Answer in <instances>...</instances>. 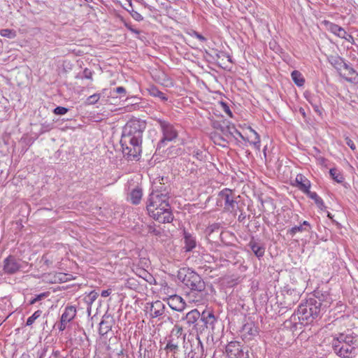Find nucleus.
<instances>
[{"label":"nucleus","mask_w":358,"mask_h":358,"mask_svg":"<svg viewBox=\"0 0 358 358\" xmlns=\"http://www.w3.org/2000/svg\"><path fill=\"white\" fill-rule=\"evenodd\" d=\"M131 17L136 21H142L143 20V16L136 10H132L130 12Z\"/></svg>","instance_id":"42"},{"label":"nucleus","mask_w":358,"mask_h":358,"mask_svg":"<svg viewBox=\"0 0 358 358\" xmlns=\"http://www.w3.org/2000/svg\"><path fill=\"white\" fill-rule=\"evenodd\" d=\"M299 113L301 114V115L303 117H306V112H305V110L303 108H299Z\"/></svg>","instance_id":"59"},{"label":"nucleus","mask_w":358,"mask_h":358,"mask_svg":"<svg viewBox=\"0 0 358 358\" xmlns=\"http://www.w3.org/2000/svg\"><path fill=\"white\" fill-rule=\"evenodd\" d=\"M291 76H292V78L293 81L297 86L301 87L304 85L305 80L299 71H294L292 73Z\"/></svg>","instance_id":"30"},{"label":"nucleus","mask_w":358,"mask_h":358,"mask_svg":"<svg viewBox=\"0 0 358 358\" xmlns=\"http://www.w3.org/2000/svg\"><path fill=\"white\" fill-rule=\"evenodd\" d=\"M327 60L338 71H341L345 64V59L337 55L328 56Z\"/></svg>","instance_id":"19"},{"label":"nucleus","mask_w":358,"mask_h":358,"mask_svg":"<svg viewBox=\"0 0 358 358\" xmlns=\"http://www.w3.org/2000/svg\"><path fill=\"white\" fill-rule=\"evenodd\" d=\"M124 26L127 27V29H129L131 32L135 34H139L141 33L140 30L134 29L129 23L125 22Z\"/></svg>","instance_id":"46"},{"label":"nucleus","mask_w":358,"mask_h":358,"mask_svg":"<svg viewBox=\"0 0 358 358\" xmlns=\"http://www.w3.org/2000/svg\"><path fill=\"white\" fill-rule=\"evenodd\" d=\"M158 189H160V190H165L168 193H169V196H170V192H169V189H168V187L166 186H164V185H162V182H160L159 185H155L152 190H158Z\"/></svg>","instance_id":"44"},{"label":"nucleus","mask_w":358,"mask_h":358,"mask_svg":"<svg viewBox=\"0 0 358 358\" xmlns=\"http://www.w3.org/2000/svg\"><path fill=\"white\" fill-rule=\"evenodd\" d=\"M308 101L311 104L315 112L321 115L322 113V108L320 103L317 101L316 99L314 97H310V99H308Z\"/></svg>","instance_id":"31"},{"label":"nucleus","mask_w":358,"mask_h":358,"mask_svg":"<svg viewBox=\"0 0 358 358\" xmlns=\"http://www.w3.org/2000/svg\"><path fill=\"white\" fill-rule=\"evenodd\" d=\"M177 277L192 293H199L201 296L206 295L205 282L202 278L193 270L189 268H181L178 272Z\"/></svg>","instance_id":"4"},{"label":"nucleus","mask_w":358,"mask_h":358,"mask_svg":"<svg viewBox=\"0 0 358 358\" xmlns=\"http://www.w3.org/2000/svg\"><path fill=\"white\" fill-rule=\"evenodd\" d=\"M115 92L117 94H123L124 95L126 94V89L124 87H117L115 89Z\"/></svg>","instance_id":"51"},{"label":"nucleus","mask_w":358,"mask_h":358,"mask_svg":"<svg viewBox=\"0 0 358 358\" xmlns=\"http://www.w3.org/2000/svg\"><path fill=\"white\" fill-rule=\"evenodd\" d=\"M83 76L84 78H87V79H92V72L88 69H85L84 71H83Z\"/></svg>","instance_id":"48"},{"label":"nucleus","mask_w":358,"mask_h":358,"mask_svg":"<svg viewBox=\"0 0 358 358\" xmlns=\"http://www.w3.org/2000/svg\"><path fill=\"white\" fill-rule=\"evenodd\" d=\"M221 106H222V110L229 116V117H232V113L229 107V106L227 105V103H224V102H221Z\"/></svg>","instance_id":"43"},{"label":"nucleus","mask_w":358,"mask_h":358,"mask_svg":"<svg viewBox=\"0 0 358 358\" xmlns=\"http://www.w3.org/2000/svg\"><path fill=\"white\" fill-rule=\"evenodd\" d=\"M329 306V300L308 299L304 304H301L298 308L299 320L306 324L311 323Z\"/></svg>","instance_id":"3"},{"label":"nucleus","mask_w":358,"mask_h":358,"mask_svg":"<svg viewBox=\"0 0 358 358\" xmlns=\"http://www.w3.org/2000/svg\"><path fill=\"white\" fill-rule=\"evenodd\" d=\"M248 246L257 258L260 259L264 255L266 250L264 245L255 241L253 238L250 240Z\"/></svg>","instance_id":"13"},{"label":"nucleus","mask_w":358,"mask_h":358,"mask_svg":"<svg viewBox=\"0 0 358 358\" xmlns=\"http://www.w3.org/2000/svg\"><path fill=\"white\" fill-rule=\"evenodd\" d=\"M329 174L331 178L338 183H342L344 181L343 174L336 168L331 169Z\"/></svg>","instance_id":"28"},{"label":"nucleus","mask_w":358,"mask_h":358,"mask_svg":"<svg viewBox=\"0 0 358 358\" xmlns=\"http://www.w3.org/2000/svg\"><path fill=\"white\" fill-rule=\"evenodd\" d=\"M149 93L151 96L158 97L163 101H166L168 100V97L166 96V94L159 91L156 87H151L149 89Z\"/></svg>","instance_id":"29"},{"label":"nucleus","mask_w":358,"mask_h":358,"mask_svg":"<svg viewBox=\"0 0 358 358\" xmlns=\"http://www.w3.org/2000/svg\"><path fill=\"white\" fill-rule=\"evenodd\" d=\"M111 294V289H106V290H103L101 293V296L102 297H107L110 294Z\"/></svg>","instance_id":"54"},{"label":"nucleus","mask_w":358,"mask_h":358,"mask_svg":"<svg viewBox=\"0 0 358 358\" xmlns=\"http://www.w3.org/2000/svg\"><path fill=\"white\" fill-rule=\"evenodd\" d=\"M101 97L100 94H94L90 96L86 101V103L89 105L95 104L98 102Z\"/></svg>","instance_id":"37"},{"label":"nucleus","mask_w":358,"mask_h":358,"mask_svg":"<svg viewBox=\"0 0 358 358\" xmlns=\"http://www.w3.org/2000/svg\"><path fill=\"white\" fill-rule=\"evenodd\" d=\"M200 318L201 321L203 322V325L205 327H210L212 329L214 328V324L215 322H216V318L211 311L204 310L201 314Z\"/></svg>","instance_id":"17"},{"label":"nucleus","mask_w":358,"mask_h":358,"mask_svg":"<svg viewBox=\"0 0 358 358\" xmlns=\"http://www.w3.org/2000/svg\"><path fill=\"white\" fill-rule=\"evenodd\" d=\"M295 182L297 188L304 194L308 192L311 187L310 180L302 174L296 176Z\"/></svg>","instance_id":"14"},{"label":"nucleus","mask_w":358,"mask_h":358,"mask_svg":"<svg viewBox=\"0 0 358 358\" xmlns=\"http://www.w3.org/2000/svg\"><path fill=\"white\" fill-rule=\"evenodd\" d=\"M69 109L67 108L63 107V106H57L56 107L53 113L56 115H64L68 112Z\"/></svg>","instance_id":"40"},{"label":"nucleus","mask_w":358,"mask_h":358,"mask_svg":"<svg viewBox=\"0 0 358 358\" xmlns=\"http://www.w3.org/2000/svg\"><path fill=\"white\" fill-rule=\"evenodd\" d=\"M86 2H92V0H85Z\"/></svg>","instance_id":"61"},{"label":"nucleus","mask_w":358,"mask_h":358,"mask_svg":"<svg viewBox=\"0 0 358 358\" xmlns=\"http://www.w3.org/2000/svg\"><path fill=\"white\" fill-rule=\"evenodd\" d=\"M157 122L161 128L163 136L157 145V150H160L168 142L175 141L178 136V131L176 127L168 121L159 119Z\"/></svg>","instance_id":"5"},{"label":"nucleus","mask_w":358,"mask_h":358,"mask_svg":"<svg viewBox=\"0 0 358 358\" xmlns=\"http://www.w3.org/2000/svg\"><path fill=\"white\" fill-rule=\"evenodd\" d=\"M76 314V309L74 306H67L62 315L61 320L69 323L75 317Z\"/></svg>","instance_id":"25"},{"label":"nucleus","mask_w":358,"mask_h":358,"mask_svg":"<svg viewBox=\"0 0 358 358\" xmlns=\"http://www.w3.org/2000/svg\"><path fill=\"white\" fill-rule=\"evenodd\" d=\"M245 214L241 213L238 216V221L243 222L245 219Z\"/></svg>","instance_id":"57"},{"label":"nucleus","mask_w":358,"mask_h":358,"mask_svg":"<svg viewBox=\"0 0 358 358\" xmlns=\"http://www.w3.org/2000/svg\"><path fill=\"white\" fill-rule=\"evenodd\" d=\"M0 34L2 36L7 37L8 38H14L16 36L15 31L9 29H1L0 31Z\"/></svg>","instance_id":"33"},{"label":"nucleus","mask_w":358,"mask_h":358,"mask_svg":"<svg viewBox=\"0 0 358 358\" xmlns=\"http://www.w3.org/2000/svg\"><path fill=\"white\" fill-rule=\"evenodd\" d=\"M341 38H344L345 39L346 41L350 42L352 43V42L354 41V38L353 36L351 35V34H349L347 33V36L345 37H342Z\"/></svg>","instance_id":"55"},{"label":"nucleus","mask_w":358,"mask_h":358,"mask_svg":"<svg viewBox=\"0 0 358 358\" xmlns=\"http://www.w3.org/2000/svg\"><path fill=\"white\" fill-rule=\"evenodd\" d=\"M201 317V313L197 309H194L187 313L185 317L182 319L186 321L188 327H191L192 325H194L198 320Z\"/></svg>","instance_id":"20"},{"label":"nucleus","mask_w":358,"mask_h":358,"mask_svg":"<svg viewBox=\"0 0 358 358\" xmlns=\"http://www.w3.org/2000/svg\"><path fill=\"white\" fill-rule=\"evenodd\" d=\"M326 24L327 29L338 37L342 38L347 36L346 31L339 25L329 22H327Z\"/></svg>","instance_id":"21"},{"label":"nucleus","mask_w":358,"mask_h":358,"mask_svg":"<svg viewBox=\"0 0 358 358\" xmlns=\"http://www.w3.org/2000/svg\"><path fill=\"white\" fill-rule=\"evenodd\" d=\"M219 229H220V224L215 223V224L210 225L206 229V233L208 234V236H210L214 231H218Z\"/></svg>","instance_id":"38"},{"label":"nucleus","mask_w":358,"mask_h":358,"mask_svg":"<svg viewBox=\"0 0 358 358\" xmlns=\"http://www.w3.org/2000/svg\"><path fill=\"white\" fill-rule=\"evenodd\" d=\"M252 131L253 132L254 134V136H255V139L254 141H252V143L255 145H258L259 146V143H260V138H259V134L254 130L252 129Z\"/></svg>","instance_id":"49"},{"label":"nucleus","mask_w":358,"mask_h":358,"mask_svg":"<svg viewBox=\"0 0 358 358\" xmlns=\"http://www.w3.org/2000/svg\"><path fill=\"white\" fill-rule=\"evenodd\" d=\"M223 136H217L215 134V138L218 140H221L223 141H226L225 137L227 138H236V136H240L243 140L245 141V137L242 135V134L235 127L233 124H226L224 123V124H220L218 127Z\"/></svg>","instance_id":"9"},{"label":"nucleus","mask_w":358,"mask_h":358,"mask_svg":"<svg viewBox=\"0 0 358 358\" xmlns=\"http://www.w3.org/2000/svg\"><path fill=\"white\" fill-rule=\"evenodd\" d=\"M98 296L99 294L93 290L85 297V301L89 305H91L97 299Z\"/></svg>","instance_id":"35"},{"label":"nucleus","mask_w":358,"mask_h":358,"mask_svg":"<svg viewBox=\"0 0 358 358\" xmlns=\"http://www.w3.org/2000/svg\"><path fill=\"white\" fill-rule=\"evenodd\" d=\"M115 324L113 317L110 315H104L99 324V332L101 336L106 335L111 330L112 327Z\"/></svg>","instance_id":"12"},{"label":"nucleus","mask_w":358,"mask_h":358,"mask_svg":"<svg viewBox=\"0 0 358 358\" xmlns=\"http://www.w3.org/2000/svg\"><path fill=\"white\" fill-rule=\"evenodd\" d=\"M146 127L144 121L131 119L122 129L120 144L122 153L129 160H138L142 152L143 133Z\"/></svg>","instance_id":"1"},{"label":"nucleus","mask_w":358,"mask_h":358,"mask_svg":"<svg viewBox=\"0 0 358 358\" xmlns=\"http://www.w3.org/2000/svg\"><path fill=\"white\" fill-rule=\"evenodd\" d=\"M41 313H42L41 310H38L35 311L31 316L28 317L26 324L27 326H31L34 322V321L41 316Z\"/></svg>","instance_id":"34"},{"label":"nucleus","mask_w":358,"mask_h":358,"mask_svg":"<svg viewBox=\"0 0 358 358\" xmlns=\"http://www.w3.org/2000/svg\"><path fill=\"white\" fill-rule=\"evenodd\" d=\"M164 350H166L167 353L171 352L176 354L179 351L178 343H167Z\"/></svg>","instance_id":"32"},{"label":"nucleus","mask_w":358,"mask_h":358,"mask_svg":"<svg viewBox=\"0 0 358 358\" xmlns=\"http://www.w3.org/2000/svg\"><path fill=\"white\" fill-rule=\"evenodd\" d=\"M202 154H203L202 151H200L199 150L193 152L194 157H195L198 159H201V158L203 157Z\"/></svg>","instance_id":"53"},{"label":"nucleus","mask_w":358,"mask_h":358,"mask_svg":"<svg viewBox=\"0 0 358 358\" xmlns=\"http://www.w3.org/2000/svg\"><path fill=\"white\" fill-rule=\"evenodd\" d=\"M348 71L349 77H346L345 79L350 83L358 84V72H357L350 64L345 62L343 68Z\"/></svg>","instance_id":"23"},{"label":"nucleus","mask_w":358,"mask_h":358,"mask_svg":"<svg viewBox=\"0 0 358 358\" xmlns=\"http://www.w3.org/2000/svg\"><path fill=\"white\" fill-rule=\"evenodd\" d=\"M68 322H64L62 320H60V323L58 326L59 330L62 331L66 329V324Z\"/></svg>","instance_id":"52"},{"label":"nucleus","mask_w":358,"mask_h":358,"mask_svg":"<svg viewBox=\"0 0 358 358\" xmlns=\"http://www.w3.org/2000/svg\"><path fill=\"white\" fill-rule=\"evenodd\" d=\"M184 243L185 246L184 248L185 251L189 252L192 251L196 246V238L191 234L184 231Z\"/></svg>","instance_id":"18"},{"label":"nucleus","mask_w":358,"mask_h":358,"mask_svg":"<svg viewBox=\"0 0 358 358\" xmlns=\"http://www.w3.org/2000/svg\"><path fill=\"white\" fill-rule=\"evenodd\" d=\"M41 128L40 130L41 134L50 131L53 128L52 122H45L41 124Z\"/></svg>","instance_id":"36"},{"label":"nucleus","mask_w":358,"mask_h":358,"mask_svg":"<svg viewBox=\"0 0 358 358\" xmlns=\"http://www.w3.org/2000/svg\"><path fill=\"white\" fill-rule=\"evenodd\" d=\"M148 232L150 234H153L155 235H158L159 234V232L157 230H156L154 227L151 226L149 227Z\"/></svg>","instance_id":"56"},{"label":"nucleus","mask_w":358,"mask_h":358,"mask_svg":"<svg viewBox=\"0 0 358 358\" xmlns=\"http://www.w3.org/2000/svg\"><path fill=\"white\" fill-rule=\"evenodd\" d=\"M197 345H198L197 348L198 349L200 348L201 351L203 352V345H202L201 341L199 339L198 340Z\"/></svg>","instance_id":"58"},{"label":"nucleus","mask_w":358,"mask_h":358,"mask_svg":"<svg viewBox=\"0 0 358 358\" xmlns=\"http://www.w3.org/2000/svg\"><path fill=\"white\" fill-rule=\"evenodd\" d=\"M306 194L314 200L315 204L321 209L324 208V203L321 197H320L316 192H310V190L306 193Z\"/></svg>","instance_id":"27"},{"label":"nucleus","mask_w":358,"mask_h":358,"mask_svg":"<svg viewBox=\"0 0 358 358\" xmlns=\"http://www.w3.org/2000/svg\"><path fill=\"white\" fill-rule=\"evenodd\" d=\"M170 196L165 190H152L146 199L148 215L160 223H169L173 215L169 203Z\"/></svg>","instance_id":"2"},{"label":"nucleus","mask_w":358,"mask_h":358,"mask_svg":"<svg viewBox=\"0 0 358 358\" xmlns=\"http://www.w3.org/2000/svg\"><path fill=\"white\" fill-rule=\"evenodd\" d=\"M219 198L224 201V209L227 212L235 213L238 208V202L236 200L234 192L227 188L220 191L218 194Z\"/></svg>","instance_id":"6"},{"label":"nucleus","mask_w":358,"mask_h":358,"mask_svg":"<svg viewBox=\"0 0 358 358\" xmlns=\"http://www.w3.org/2000/svg\"><path fill=\"white\" fill-rule=\"evenodd\" d=\"M345 143L352 150H355L356 149V146H355V144L354 143V142L348 137V136H345Z\"/></svg>","instance_id":"45"},{"label":"nucleus","mask_w":358,"mask_h":358,"mask_svg":"<svg viewBox=\"0 0 358 358\" xmlns=\"http://www.w3.org/2000/svg\"><path fill=\"white\" fill-rule=\"evenodd\" d=\"M39 358H41V357H39Z\"/></svg>","instance_id":"62"},{"label":"nucleus","mask_w":358,"mask_h":358,"mask_svg":"<svg viewBox=\"0 0 358 358\" xmlns=\"http://www.w3.org/2000/svg\"><path fill=\"white\" fill-rule=\"evenodd\" d=\"M46 296H48V293H45V292L41 293L40 294H38L37 296H36V297H34V299H32L29 301V304L30 305L34 304L35 303H36V302L42 300L43 299L45 298Z\"/></svg>","instance_id":"39"},{"label":"nucleus","mask_w":358,"mask_h":358,"mask_svg":"<svg viewBox=\"0 0 358 358\" xmlns=\"http://www.w3.org/2000/svg\"><path fill=\"white\" fill-rule=\"evenodd\" d=\"M314 299H316L317 300L319 299H327L329 300V305L331 302V298L328 294H320V292H317V294L315 295V297Z\"/></svg>","instance_id":"41"},{"label":"nucleus","mask_w":358,"mask_h":358,"mask_svg":"<svg viewBox=\"0 0 358 358\" xmlns=\"http://www.w3.org/2000/svg\"><path fill=\"white\" fill-rule=\"evenodd\" d=\"M165 306L160 301H156L151 303L150 315L152 317H157L164 313Z\"/></svg>","instance_id":"16"},{"label":"nucleus","mask_w":358,"mask_h":358,"mask_svg":"<svg viewBox=\"0 0 358 358\" xmlns=\"http://www.w3.org/2000/svg\"><path fill=\"white\" fill-rule=\"evenodd\" d=\"M142 196V189L140 187H136L130 192V201L133 204L138 205L141 201Z\"/></svg>","instance_id":"26"},{"label":"nucleus","mask_w":358,"mask_h":358,"mask_svg":"<svg viewBox=\"0 0 358 358\" xmlns=\"http://www.w3.org/2000/svg\"><path fill=\"white\" fill-rule=\"evenodd\" d=\"M335 343L338 344H347L350 345H356L355 341L354 338L351 335L340 334L337 338L333 339V341Z\"/></svg>","instance_id":"22"},{"label":"nucleus","mask_w":358,"mask_h":358,"mask_svg":"<svg viewBox=\"0 0 358 358\" xmlns=\"http://www.w3.org/2000/svg\"><path fill=\"white\" fill-rule=\"evenodd\" d=\"M192 36L196 37V38H198L201 42L206 41V38L203 35H201V34L198 33L197 31H193V32L192 34Z\"/></svg>","instance_id":"47"},{"label":"nucleus","mask_w":358,"mask_h":358,"mask_svg":"<svg viewBox=\"0 0 358 358\" xmlns=\"http://www.w3.org/2000/svg\"><path fill=\"white\" fill-rule=\"evenodd\" d=\"M311 227L308 221H303V223L299 226H294L287 231V234L294 236L297 232L309 231Z\"/></svg>","instance_id":"24"},{"label":"nucleus","mask_w":358,"mask_h":358,"mask_svg":"<svg viewBox=\"0 0 358 358\" xmlns=\"http://www.w3.org/2000/svg\"><path fill=\"white\" fill-rule=\"evenodd\" d=\"M168 343H178V342L175 341L174 338H171L168 341Z\"/></svg>","instance_id":"60"},{"label":"nucleus","mask_w":358,"mask_h":358,"mask_svg":"<svg viewBox=\"0 0 358 358\" xmlns=\"http://www.w3.org/2000/svg\"><path fill=\"white\" fill-rule=\"evenodd\" d=\"M167 303L169 307L176 311H182L186 306L184 299L177 294H171L167 298Z\"/></svg>","instance_id":"11"},{"label":"nucleus","mask_w":358,"mask_h":358,"mask_svg":"<svg viewBox=\"0 0 358 358\" xmlns=\"http://www.w3.org/2000/svg\"><path fill=\"white\" fill-rule=\"evenodd\" d=\"M227 358H249L247 348L243 347L239 342L232 341L226 346Z\"/></svg>","instance_id":"7"},{"label":"nucleus","mask_w":358,"mask_h":358,"mask_svg":"<svg viewBox=\"0 0 358 358\" xmlns=\"http://www.w3.org/2000/svg\"><path fill=\"white\" fill-rule=\"evenodd\" d=\"M334 352L342 358H353L357 354V348L355 345L347 344H338L332 342Z\"/></svg>","instance_id":"8"},{"label":"nucleus","mask_w":358,"mask_h":358,"mask_svg":"<svg viewBox=\"0 0 358 358\" xmlns=\"http://www.w3.org/2000/svg\"><path fill=\"white\" fill-rule=\"evenodd\" d=\"M242 336L245 339H250L251 337L258 334V328L252 322H248L242 328Z\"/></svg>","instance_id":"15"},{"label":"nucleus","mask_w":358,"mask_h":358,"mask_svg":"<svg viewBox=\"0 0 358 358\" xmlns=\"http://www.w3.org/2000/svg\"><path fill=\"white\" fill-rule=\"evenodd\" d=\"M22 268L20 259H16L13 255H9L3 260V270L5 273L13 275L16 273Z\"/></svg>","instance_id":"10"},{"label":"nucleus","mask_w":358,"mask_h":358,"mask_svg":"<svg viewBox=\"0 0 358 358\" xmlns=\"http://www.w3.org/2000/svg\"><path fill=\"white\" fill-rule=\"evenodd\" d=\"M176 331V334L178 336L182 334V328L178 325H175L174 328L172 330V333Z\"/></svg>","instance_id":"50"}]
</instances>
